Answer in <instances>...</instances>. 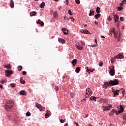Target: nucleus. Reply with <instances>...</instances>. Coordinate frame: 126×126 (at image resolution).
Masks as SVG:
<instances>
[{
	"label": "nucleus",
	"mask_w": 126,
	"mask_h": 126,
	"mask_svg": "<svg viewBox=\"0 0 126 126\" xmlns=\"http://www.w3.org/2000/svg\"><path fill=\"white\" fill-rule=\"evenodd\" d=\"M64 122H65V119H64V120L61 119V120H60V123H62V124H63V123H64Z\"/></svg>",
	"instance_id": "44"
},
{
	"label": "nucleus",
	"mask_w": 126,
	"mask_h": 126,
	"mask_svg": "<svg viewBox=\"0 0 126 126\" xmlns=\"http://www.w3.org/2000/svg\"><path fill=\"white\" fill-rule=\"evenodd\" d=\"M37 24H39V25H41L42 27L44 26V22L40 20H38L37 21H36Z\"/></svg>",
	"instance_id": "14"
},
{
	"label": "nucleus",
	"mask_w": 126,
	"mask_h": 126,
	"mask_svg": "<svg viewBox=\"0 0 126 126\" xmlns=\"http://www.w3.org/2000/svg\"><path fill=\"white\" fill-rule=\"evenodd\" d=\"M26 115L27 117H30V116H31V113H30V112H28Z\"/></svg>",
	"instance_id": "38"
},
{
	"label": "nucleus",
	"mask_w": 126,
	"mask_h": 126,
	"mask_svg": "<svg viewBox=\"0 0 126 126\" xmlns=\"http://www.w3.org/2000/svg\"><path fill=\"white\" fill-rule=\"evenodd\" d=\"M107 86H111V85H110V82H105L104 83V84L102 85L103 88H104L105 89H107Z\"/></svg>",
	"instance_id": "9"
},
{
	"label": "nucleus",
	"mask_w": 126,
	"mask_h": 126,
	"mask_svg": "<svg viewBox=\"0 0 126 126\" xmlns=\"http://www.w3.org/2000/svg\"><path fill=\"white\" fill-rule=\"evenodd\" d=\"M35 105H36V108H37V109H39V110L41 112H44V111H45V110L46 109V108L45 107H43L42 105H41V104L38 103H36Z\"/></svg>",
	"instance_id": "5"
},
{
	"label": "nucleus",
	"mask_w": 126,
	"mask_h": 126,
	"mask_svg": "<svg viewBox=\"0 0 126 126\" xmlns=\"http://www.w3.org/2000/svg\"><path fill=\"white\" fill-rule=\"evenodd\" d=\"M50 116H51V111L47 110L46 111V113L45 114V118L48 119Z\"/></svg>",
	"instance_id": "12"
},
{
	"label": "nucleus",
	"mask_w": 126,
	"mask_h": 126,
	"mask_svg": "<svg viewBox=\"0 0 126 126\" xmlns=\"http://www.w3.org/2000/svg\"><path fill=\"white\" fill-rule=\"evenodd\" d=\"M20 82L22 84H25V81L23 80V78H20Z\"/></svg>",
	"instance_id": "29"
},
{
	"label": "nucleus",
	"mask_w": 126,
	"mask_h": 126,
	"mask_svg": "<svg viewBox=\"0 0 126 126\" xmlns=\"http://www.w3.org/2000/svg\"><path fill=\"white\" fill-rule=\"evenodd\" d=\"M96 13H97V14H99V13H100V8L97 7L96 8Z\"/></svg>",
	"instance_id": "34"
},
{
	"label": "nucleus",
	"mask_w": 126,
	"mask_h": 126,
	"mask_svg": "<svg viewBox=\"0 0 126 126\" xmlns=\"http://www.w3.org/2000/svg\"><path fill=\"white\" fill-rule=\"evenodd\" d=\"M3 66L4 67V68H6L7 65H3Z\"/></svg>",
	"instance_id": "63"
},
{
	"label": "nucleus",
	"mask_w": 126,
	"mask_h": 126,
	"mask_svg": "<svg viewBox=\"0 0 126 126\" xmlns=\"http://www.w3.org/2000/svg\"><path fill=\"white\" fill-rule=\"evenodd\" d=\"M94 70H95L94 69H91V72H93V71H94Z\"/></svg>",
	"instance_id": "55"
},
{
	"label": "nucleus",
	"mask_w": 126,
	"mask_h": 126,
	"mask_svg": "<svg viewBox=\"0 0 126 126\" xmlns=\"http://www.w3.org/2000/svg\"><path fill=\"white\" fill-rule=\"evenodd\" d=\"M119 92H120V90H116L113 93H114L113 97H116V96H118V95H119Z\"/></svg>",
	"instance_id": "16"
},
{
	"label": "nucleus",
	"mask_w": 126,
	"mask_h": 126,
	"mask_svg": "<svg viewBox=\"0 0 126 126\" xmlns=\"http://www.w3.org/2000/svg\"><path fill=\"white\" fill-rule=\"evenodd\" d=\"M36 14H37V12H34V11L31 12L30 13V16H36Z\"/></svg>",
	"instance_id": "24"
},
{
	"label": "nucleus",
	"mask_w": 126,
	"mask_h": 126,
	"mask_svg": "<svg viewBox=\"0 0 126 126\" xmlns=\"http://www.w3.org/2000/svg\"><path fill=\"white\" fill-rule=\"evenodd\" d=\"M66 2H67L66 4H67V5H68V0H66Z\"/></svg>",
	"instance_id": "60"
},
{
	"label": "nucleus",
	"mask_w": 126,
	"mask_h": 126,
	"mask_svg": "<svg viewBox=\"0 0 126 126\" xmlns=\"http://www.w3.org/2000/svg\"><path fill=\"white\" fill-rule=\"evenodd\" d=\"M109 84L110 86H114L115 85H118L119 84V80L118 79H114L113 80H110L109 81Z\"/></svg>",
	"instance_id": "3"
},
{
	"label": "nucleus",
	"mask_w": 126,
	"mask_h": 126,
	"mask_svg": "<svg viewBox=\"0 0 126 126\" xmlns=\"http://www.w3.org/2000/svg\"><path fill=\"white\" fill-rule=\"evenodd\" d=\"M91 69H89V68H87V71L88 72H89V71L91 72Z\"/></svg>",
	"instance_id": "53"
},
{
	"label": "nucleus",
	"mask_w": 126,
	"mask_h": 126,
	"mask_svg": "<svg viewBox=\"0 0 126 126\" xmlns=\"http://www.w3.org/2000/svg\"><path fill=\"white\" fill-rule=\"evenodd\" d=\"M26 73H27V72H26V71H23L22 72V74H23V75H26Z\"/></svg>",
	"instance_id": "49"
},
{
	"label": "nucleus",
	"mask_w": 126,
	"mask_h": 126,
	"mask_svg": "<svg viewBox=\"0 0 126 126\" xmlns=\"http://www.w3.org/2000/svg\"><path fill=\"white\" fill-rule=\"evenodd\" d=\"M100 16H101L100 14H96L94 16V18H95V19H98V18H99Z\"/></svg>",
	"instance_id": "28"
},
{
	"label": "nucleus",
	"mask_w": 126,
	"mask_h": 126,
	"mask_svg": "<svg viewBox=\"0 0 126 126\" xmlns=\"http://www.w3.org/2000/svg\"><path fill=\"white\" fill-rule=\"evenodd\" d=\"M102 107L103 108V111H110L111 110V108H112V105H109L108 106H105L104 105H102Z\"/></svg>",
	"instance_id": "8"
},
{
	"label": "nucleus",
	"mask_w": 126,
	"mask_h": 126,
	"mask_svg": "<svg viewBox=\"0 0 126 126\" xmlns=\"http://www.w3.org/2000/svg\"><path fill=\"white\" fill-rule=\"evenodd\" d=\"M99 101L103 104H108V100L106 99H100Z\"/></svg>",
	"instance_id": "15"
},
{
	"label": "nucleus",
	"mask_w": 126,
	"mask_h": 126,
	"mask_svg": "<svg viewBox=\"0 0 126 126\" xmlns=\"http://www.w3.org/2000/svg\"><path fill=\"white\" fill-rule=\"evenodd\" d=\"M55 89L56 91H58V90H59V87H58V86H56L55 87Z\"/></svg>",
	"instance_id": "50"
},
{
	"label": "nucleus",
	"mask_w": 126,
	"mask_h": 126,
	"mask_svg": "<svg viewBox=\"0 0 126 126\" xmlns=\"http://www.w3.org/2000/svg\"><path fill=\"white\" fill-rule=\"evenodd\" d=\"M126 0H123L122 1L123 3H126Z\"/></svg>",
	"instance_id": "54"
},
{
	"label": "nucleus",
	"mask_w": 126,
	"mask_h": 126,
	"mask_svg": "<svg viewBox=\"0 0 126 126\" xmlns=\"http://www.w3.org/2000/svg\"><path fill=\"white\" fill-rule=\"evenodd\" d=\"M115 91H115V90L114 89V88H112V92H113V93H114V92H115Z\"/></svg>",
	"instance_id": "56"
},
{
	"label": "nucleus",
	"mask_w": 126,
	"mask_h": 126,
	"mask_svg": "<svg viewBox=\"0 0 126 126\" xmlns=\"http://www.w3.org/2000/svg\"><path fill=\"white\" fill-rule=\"evenodd\" d=\"M120 37H121V33H119V35L118 36V41H119V40H120Z\"/></svg>",
	"instance_id": "57"
},
{
	"label": "nucleus",
	"mask_w": 126,
	"mask_h": 126,
	"mask_svg": "<svg viewBox=\"0 0 126 126\" xmlns=\"http://www.w3.org/2000/svg\"><path fill=\"white\" fill-rule=\"evenodd\" d=\"M5 72L6 73V76L8 77V76H10V74H13V71L9 70H6L5 71Z\"/></svg>",
	"instance_id": "7"
},
{
	"label": "nucleus",
	"mask_w": 126,
	"mask_h": 126,
	"mask_svg": "<svg viewBox=\"0 0 126 126\" xmlns=\"http://www.w3.org/2000/svg\"><path fill=\"white\" fill-rule=\"evenodd\" d=\"M64 20H66V21H68L69 20V19L67 17H64Z\"/></svg>",
	"instance_id": "47"
},
{
	"label": "nucleus",
	"mask_w": 126,
	"mask_h": 126,
	"mask_svg": "<svg viewBox=\"0 0 126 126\" xmlns=\"http://www.w3.org/2000/svg\"><path fill=\"white\" fill-rule=\"evenodd\" d=\"M76 47L77 49H78V50H80L81 51L82 50V49H83V46L80 45H78L77 44H76Z\"/></svg>",
	"instance_id": "19"
},
{
	"label": "nucleus",
	"mask_w": 126,
	"mask_h": 126,
	"mask_svg": "<svg viewBox=\"0 0 126 126\" xmlns=\"http://www.w3.org/2000/svg\"><path fill=\"white\" fill-rule=\"evenodd\" d=\"M115 113H116V115H118V113L115 109L112 110L109 113V116H114Z\"/></svg>",
	"instance_id": "10"
},
{
	"label": "nucleus",
	"mask_w": 126,
	"mask_h": 126,
	"mask_svg": "<svg viewBox=\"0 0 126 126\" xmlns=\"http://www.w3.org/2000/svg\"><path fill=\"white\" fill-rule=\"evenodd\" d=\"M77 63V60L74 59L72 61V64H73V66H75V64H76V63Z\"/></svg>",
	"instance_id": "22"
},
{
	"label": "nucleus",
	"mask_w": 126,
	"mask_h": 126,
	"mask_svg": "<svg viewBox=\"0 0 126 126\" xmlns=\"http://www.w3.org/2000/svg\"><path fill=\"white\" fill-rule=\"evenodd\" d=\"M35 105H36V108H37V109H39V110L41 112H44V111H45V110L46 109V108L45 107H43L42 105H41V104L38 103H36Z\"/></svg>",
	"instance_id": "4"
},
{
	"label": "nucleus",
	"mask_w": 126,
	"mask_h": 126,
	"mask_svg": "<svg viewBox=\"0 0 126 126\" xmlns=\"http://www.w3.org/2000/svg\"><path fill=\"white\" fill-rule=\"evenodd\" d=\"M58 41H59V43H61L62 44H64V43H65V40H64L61 37L58 38Z\"/></svg>",
	"instance_id": "13"
},
{
	"label": "nucleus",
	"mask_w": 126,
	"mask_h": 126,
	"mask_svg": "<svg viewBox=\"0 0 126 126\" xmlns=\"http://www.w3.org/2000/svg\"><path fill=\"white\" fill-rule=\"evenodd\" d=\"M88 93L89 94H92V91H91L90 90V88H88L87 89H86V95H88Z\"/></svg>",
	"instance_id": "18"
},
{
	"label": "nucleus",
	"mask_w": 126,
	"mask_h": 126,
	"mask_svg": "<svg viewBox=\"0 0 126 126\" xmlns=\"http://www.w3.org/2000/svg\"><path fill=\"white\" fill-rule=\"evenodd\" d=\"M54 17H56L58 16V13L57 12H55L53 14Z\"/></svg>",
	"instance_id": "37"
},
{
	"label": "nucleus",
	"mask_w": 126,
	"mask_h": 126,
	"mask_svg": "<svg viewBox=\"0 0 126 126\" xmlns=\"http://www.w3.org/2000/svg\"><path fill=\"white\" fill-rule=\"evenodd\" d=\"M94 24H95V25H98V22H97V21H95L94 22Z\"/></svg>",
	"instance_id": "58"
},
{
	"label": "nucleus",
	"mask_w": 126,
	"mask_h": 126,
	"mask_svg": "<svg viewBox=\"0 0 126 126\" xmlns=\"http://www.w3.org/2000/svg\"><path fill=\"white\" fill-rule=\"evenodd\" d=\"M13 104H14V102L12 101V100H8L6 103L5 109L7 111H10L13 108Z\"/></svg>",
	"instance_id": "1"
},
{
	"label": "nucleus",
	"mask_w": 126,
	"mask_h": 126,
	"mask_svg": "<svg viewBox=\"0 0 126 126\" xmlns=\"http://www.w3.org/2000/svg\"><path fill=\"white\" fill-rule=\"evenodd\" d=\"M116 31V29L111 28L110 30V33H113Z\"/></svg>",
	"instance_id": "31"
},
{
	"label": "nucleus",
	"mask_w": 126,
	"mask_h": 126,
	"mask_svg": "<svg viewBox=\"0 0 126 126\" xmlns=\"http://www.w3.org/2000/svg\"><path fill=\"white\" fill-rule=\"evenodd\" d=\"M4 82H5V81L2 80V81H1L0 83H1V84H3L4 83Z\"/></svg>",
	"instance_id": "52"
},
{
	"label": "nucleus",
	"mask_w": 126,
	"mask_h": 126,
	"mask_svg": "<svg viewBox=\"0 0 126 126\" xmlns=\"http://www.w3.org/2000/svg\"><path fill=\"white\" fill-rule=\"evenodd\" d=\"M120 5L121 6H123V5H124V3H121L120 4Z\"/></svg>",
	"instance_id": "61"
},
{
	"label": "nucleus",
	"mask_w": 126,
	"mask_h": 126,
	"mask_svg": "<svg viewBox=\"0 0 126 126\" xmlns=\"http://www.w3.org/2000/svg\"><path fill=\"white\" fill-rule=\"evenodd\" d=\"M121 90L122 91V94L124 95V94H125V89H121Z\"/></svg>",
	"instance_id": "46"
},
{
	"label": "nucleus",
	"mask_w": 126,
	"mask_h": 126,
	"mask_svg": "<svg viewBox=\"0 0 126 126\" xmlns=\"http://www.w3.org/2000/svg\"><path fill=\"white\" fill-rule=\"evenodd\" d=\"M118 10H119V11H121V10L123 9V7H121V6L118 7Z\"/></svg>",
	"instance_id": "41"
},
{
	"label": "nucleus",
	"mask_w": 126,
	"mask_h": 126,
	"mask_svg": "<svg viewBox=\"0 0 126 126\" xmlns=\"http://www.w3.org/2000/svg\"><path fill=\"white\" fill-rule=\"evenodd\" d=\"M10 6L11 8H13L14 7V1H13V0H10Z\"/></svg>",
	"instance_id": "17"
},
{
	"label": "nucleus",
	"mask_w": 126,
	"mask_h": 126,
	"mask_svg": "<svg viewBox=\"0 0 126 126\" xmlns=\"http://www.w3.org/2000/svg\"><path fill=\"white\" fill-rule=\"evenodd\" d=\"M118 112H119V113H123V112H124V108H121V110H119Z\"/></svg>",
	"instance_id": "40"
},
{
	"label": "nucleus",
	"mask_w": 126,
	"mask_h": 126,
	"mask_svg": "<svg viewBox=\"0 0 126 126\" xmlns=\"http://www.w3.org/2000/svg\"><path fill=\"white\" fill-rule=\"evenodd\" d=\"M69 19H71V21H72V22H74V18L72 17H70Z\"/></svg>",
	"instance_id": "45"
},
{
	"label": "nucleus",
	"mask_w": 126,
	"mask_h": 126,
	"mask_svg": "<svg viewBox=\"0 0 126 126\" xmlns=\"http://www.w3.org/2000/svg\"><path fill=\"white\" fill-rule=\"evenodd\" d=\"M109 74L111 76L115 75V67L114 66H111L109 67Z\"/></svg>",
	"instance_id": "6"
},
{
	"label": "nucleus",
	"mask_w": 126,
	"mask_h": 126,
	"mask_svg": "<svg viewBox=\"0 0 126 126\" xmlns=\"http://www.w3.org/2000/svg\"><path fill=\"white\" fill-rule=\"evenodd\" d=\"M115 59H124V55L122 54H119L117 56H116L115 57V58H112L111 59V63H115V62L116 61Z\"/></svg>",
	"instance_id": "2"
},
{
	"label": "nucleus",
	"mask_w": 126,
	"mask_h": 126,
	"mask_svg": "<svg viewBox=\"0 0 126 126\" xmlns=\"http://www.w3.org/2000/svg\"><path fill=\"white\" fill-rule=\"evenodd\" d=\"M62 31L64 35H67V34H68V31H67V30L64 28H62Z\"/></svg>",
	"instance_id": "11"
},
{
	"label": "nucleus",
	"mask_w": 126,
	"mask_h": 126,
	"mask_svg": "<svg viewBox=\"0 0 126 126\" xmlns=\"http://www.w3.org/2000/svg\"><path fill=\"white\" fill-rule=\"evenodd\" d=\"M83 33L85 34H89L90 33L88 30H84L83 31Z\"/></svg>",
	"instance_id": "33"
},
{
	"label": "nucleus",
	"mask_w": 126,
	"mask_h": 126,
	"mask_svg": "<svg viewBox=\"0 0 126 126\" xmlns=\"http://www.w3.org/2000/svg\"><path fill=\"white\" fill-rule=\"evenodd\" d=\"M17 69H18V70H19V71H21V70H22V66H19L17 67Z\"/></svg>",
	"instance_id": "35"
},
{
	"label": "nucleus",
	"mask_w": 126,
	"mask_h": 126,
	"mask_svg": "<svg viewBox=\"0 0 126 126\" xmlns=\"http://www.w3.org/2000/svg\"><path fill=\"white\" fill-rule=\"evenodd\" d=\"M11 87H15V84H11Z\"/></svg>",
	"instance_id": "48"
},
{
	"label": "nucleus",
	"mask_w": 126,
	"mask_h": 126,
	"mask_svg": "<svg viewBox=\"0 0 126 126\" xmlns=\"http://www.w3.org/2000/svg\"><path fill=\"white\" fill-rule=\"evenodd\" d=\"M0 88H2V85H0Z\"/></svg>",
	"instance_id": "64"
},
{
	"label": "nucleus",
	"mask_w": 126,
	"mask_h": 126,
	"mask_svg": "<svg viewBox=\"0 0 126 126\" xmlns=\"http://www.w3.org/2000/svg\"><path fill=\"white\" fill-rule=\"evenodd\" d=\"M68 14H69V15H72V12H71V10H68Z\"/></svg>",
	"instance_id": "39"
},
{
	"label": "nucleus",
	"mask_w": 126,
	"mask_h": 126,
	"mask_svg": "<svg viewBox=\"0 0 126 126\" xmlns=\"http://www.w3.org/2000/svg\"><path fill=\"white\" fill-rule=\"evenodd\" d=\"M114 18L115 23L118 22V21H119V16H118V15H116L114 16Z\"/></svg>",
	"instance_id": "20"
},
{
	"label": "nucleus",
	"mask_w": 126,
	"mask_h": 126,
	"mask_svg": "<svg viewBox=\"0 0 126 126\" xmlns=\"http://www.w3.org/2000/svg\"><path fill=\"white\" fill-rule=\"evenodd\" d=\"M6 68H7V69H10V68H11V65H10V64H8L7 65Z\"/></svg>",
	"instance_id": "36"
},
{
	"label": "nucleus",
	"mask_w": 126,
	"mask_h": 126,
	"mask_svg": "<svg viewBox=\"0 0 126 126\" xmlns=\"http://www.w3.org/2000/svg\"><path fill=\"white\" fill-rule=\"evenodd\" d=\"M75 71L77 73H78L79 72V71H80V67H77L76 68Z\"/></svg>",
	"instance_id": "32"
},
{
	"label": "nucleus",
	"mask_w": 126,
	"mask_h": 126,
	"mask_svg": "<svg viewBox=\"0 0 126 126\" xmlns=\"http://www.w3.org/2000/svg\"><path fill=\"white\" fill-rule=\"evenodd\" d=\"M70 96H71V98H73V94H70Z\"/></svg>",
	"instance_id": "59"
},
{
	"label": "nucleus",
	"mask_w": 126,
	"mask_h": 126,
	"mask_svg": "<svg viewBox=\"0 0 126 126\" xmlns=\"http://www.w3.org/2000/svg\"><path fill=\"white\" fill-rule=\"evenodd\" d=\"M19 94H20V95H26L27 93H26V92H25V91L22 90V91H20Z\"/></svg>",
	"instance_id": "21"
},
{
	"label": "nucleus",
	"mask_w": 126,
	"mask_h": 126,
	"mask_svg": "<svg viewBox=\"0 0 126 126\" xmlns=\"http://www.w3.org/2000/svg\"><path fill=\"white\" fill-rule=\"evenodd\" d=\"M75 125H76V126H79V125H78V124L76 122H75Z\"/></svg>",
	"instance_id": "62"
},
{
	"label": "nucleus",
	"mask_w": 126,
	"mask_h": 126,
	"mask_svg": "<svg viewBox=\"0 0 126 126\" xmlns=\"http://www.w3.org/2000/svg\"><path fill=\"white\" fill-rule=\"evenodd\" d=\"M103 62H99V66H103Z\"/></svg>",
	"instance_id": "43"
},
{
	"label": "nucleus",
	"mask_w": 126,
	"mask_h": 126,
	"mask_svg": "<svg viewBox=\"0 0 126 126\" xmlns=\"http://www.w3.org/2000/svg\"><path fill=\"white\" fill-rule=\"evenodd\" d=\"M123 118H124V120H125V121L123 122V124L124 125H125L126 123V114H124L123 115Z\"/></svg>",
	"instance_id": "26"
},
{
	"label": "nucleus",
	"mask_w": 126,
	"mask_h": 126,
	"mask_svg": "<svg viewBox=\"0 0 126 126\" xmlns=\"http://www.w3.org/2000/svg\"><path fill=\"white\" fill-rule=\"evenodd\" d=\"M45 5V2H42L41 3H40V7H41V8H43Z\"/></svg>",
	"instance_id": "30"
},
{
	"label": "nucleus",
	"mask_w": 126,
	"mask_h": 126,
	"mask_svg": "<svg viewBox=\"0 0 126 126\" xmlns=\"http://www.w3.org/2000/svg\"><path fill=\"white\" fill-rule=\"evenodd\" d=\"M76 1V3H77V4H79V3H80V0H75Z\"/></svg>",
	"instance_id": "42"
},
{
	"label": "nucleus",
	"mask_w": 126,
	"mask_h": 126,
	"mask_svg": "<svg viewBox=\"0 0 126 126\" xmlns=\"http://www.w3.org/2000/svg\"><path fill=\"white\" fill-rule=\"evenodd\" d=\"M90 100H91V101H96V99H97V98H96V97L95 96H91L90 98Z\"/></svg>",
	"instance_id": "27"
},
{
	"label": "nucleus",
	"mask_w": 126,
	"mask_h": 126,
	"mask_svg": "<svg viewBox=\"0 0 126 126\" xmlns=\"http://www.w3.org/2000/svg\"><path fill=\"white\" fill-rule=\"evenodd\" d=\"M95 11L94 10H91L89 14V16H92V15H94V13Z\"/></svg>",
	"instance_id": "23"
},
{
	"label": "nucleus",
	"mask_w": 126,
	"mask_h": 126,
	"mask_svg": "<svg viewBox=\"0 0 126 126\" xmlns=\"http://www.w3.org/2000/svg\"><path fill=\"white\" fill-rule=\"evenodd\" d=\"M120 20H121V21H124V17H120Z\"/></svg>",
	"instance_id": "51"
},
{
	"label": "nucleus",
	"mask_w": 126,
	"mask_h": 126,
	"mask_svg": "<svg viewBox=\"0 0 126 126\" xmlns=\"http://www.w3.org/2000/svg\"><path fill=\"white\" fill-rule=\"evenodd\" d=\"M113 34L114 35V37L118 38V31H114V32H113Z\"/></svg>",
	"instance_id": "25"
}]
</instances>
